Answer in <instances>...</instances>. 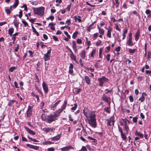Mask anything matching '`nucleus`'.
I'll return each instance as SVG.
<instances>
[{"instance_id":"nucleus-1","label":"nucleus","mask_w":151,"mask_h":151,"mask_svg":"<svg viewBox=\"0 0 151 151\" xmlns=\"http://www.w3.org/2000/svg\"><path fill=\"white\" fill-rule=\"evenodd\" d=\"M84 115L87 118L88 123L92 127L95 128L96 127V115L95 113L86 108L83 110Z\"/></svg>"},{"instance_id":"nucleus-2","label":"nucleus","mask_w":151,"mask_h":151,"mask_svg":"<svg viewBox=\"0 0 151 151\" xmlns=\"http://www.w3.org/2000/svg\"><path fill=\"white\" fill-rule=\"evenodd\" d=\"M34 13L39 16H42L44 15L45 8L43 7L38 8H33Z\"/></svg>"},{"instance_id":"nucleus-3","label":"nucleus","mask_w":151,"mask_h":151,"mask_svg":"<svg viewBox=\"0 0 151 151\" xmlns=\"http://www.w3.org/2000/svg\"><path fill=\"white\" fill-rule=\"evenodd\" d=\"M56 116L54 114L53 115L52 114L48 115L46 119V122L49 123H50L52 122H53L57 119Z\"/></svg>"},{"instance_id":"nucleus-4","label":"nucleus","mask_w":151,"mask_h":151,"mask_svg":"<svg viewBox=\"0 0 151 151\" xmlns=\"http://www.w3.org/2000/svg\"><path fill=\"white\" fill-rule=\"evenodd\" d=\"M98 80L99 82V86L102 87L103 86L104 83L107 81L108 79L105 77L103 76L101 78H98Z\"/></svg>"},{"instance_id":"nucleus-5","label":"nucleus","mask_w":151,"mask_h":151,"mask_svg":"<svg viewBox=\"0 0 151 151\" xmlns=\"http://www.w3.org/2000/svg\"><path fill=\"white\" fill-rule=\"evenodd\" d=\"M51 49L50 48L48 50L47 53L44 55V58L45 61H47L50 59V57L51 55Z\"/></svg>"},{"instance_id":"nucleus-6","label":"nucleus","mask_w":151,"mask_h":151,"mask_svg":"<svg viewBox=\"0 0 151 151\" xmlns=\"http://www.w3.org/2000/svg\"><path fill=\"white\" fill-rule=\"evenodd\" d=\"M32 106H28V109L26 113L27 116L28 117H30L32 115Z\"/></svg>"},{"instance_id":"nucleus-7","label":"nucleus","mask_w":151,"mask_h":151,"mask_svg":"<svg viewBox=\"0 0 151 151\" xmlns=\"http://www.w3.org/2000/svg\"><path fill=\"white\" fill-rule=\"evenodd\" d=\"M43 89L45 93H47L48 91L47 85L45 82H43L42 84Z\"/></svg>"},{"instance_id":"nucleus-8","label":"nucleus","mask_w":151,"mask_h":151,"mask_svg":"<svg viewBox=\"0 0 151 151\" xmlns=\"http://www.w3.org/2000/svg\"><path fill=\"white\" fill-rule=\"evenodd\" d=\"M140 35V32L139 30L138 29L137 32L136 33L135 35V40L137 41L138 40Z\"/></svg>"},{"instance_id":"nucleus-9","label":"nucleus","mask_w":151,"mask_h":151,"mask_svg":"<svg viewBox=\"0 0 151 151\" xmlns=\"http://www.w3.org/2000/svg\"><path fill=\"white\" fill-rule=\"evenodd\" d=\"M73 148V147L70 145H69L68 146L65 147H64L62 148L61 149L62 151H67L69 150H70Z\"/></svg>"},{"instance_id":"nucleus-10","label":"nucleus","mask_w":151,"mask_h":151,"mask_svg":"<svg viewBox=\"0 0 151 151\" xmlns=\"http://www.w3.org/2000/svg\"><path fill=\"white\" fill-rule=\"evenodd\" d=\"M62 109H58V110L56 111L54 113V115L56 117H57L59 114L63 111Z\"/></svg>"},{"instance_id":"nucleus-11","label":"nucleus","mask_w":151,"mask_h":151,"mask_svg":"<svg viewBox=\"0 0 151 151\" xmlns=\"http://www.w3.org/2000/svg\"><path fill=\"white\" fill-rule=\"evenodd\" d=\"M132 40V38H128V40L127 41V44L129 46L133 45Z\"/></svg>"},{"instance_id":"nucleus-12","label":"nucleus","mask_w":151,"mask_h":151,"mask_svg":"<svg viewBox=\"0 0 151 151\" xmlns=\"http://www.w3.org/2000/svg\"><path fill=\"white\" fill-rule=\"evenodd\" d=\"M26 130L30 134L32 135H35V134L32 130L29 129V128L27 127H25Z\"/></svg>"},{"instance_id":"nucleus-13","label":"nucleus","mask_w":151,"mask_h":151,"mask_svg":"<svg viewBox=\"0 0 151 151\" xmlns=\"http://www.w3.org/2000/svg\"><path fill=\"white\" fill-rule=\"evenodd\" d=\"M84 79L86 81V83L87 84H89L90 83L91 81L90 79L88 76H84Z\"/></svg>"},{"instance_id":"nucleus-14","label":"nucleus","mask_w":151,"mask_h":151,"mask_svg":"<svg viewBox=\"0 0 151 151\" xmlns=\"http://www.w3.org/2000/svg\"><path fill=\"white\" fill-rule=\"evenodd\" d=\"M81 57L82 59H84L86 57V54L85 50H81L80 53Z\"/></svg>"},{"instance_id":"nucleus-15","label":"nucleus","mask_w":151,"mask_h":151,"mask_svg":"<svg viewBox=\"0 0 151 151\" xmlns=\"http://www.w3.org/2000/svg\"><path fill=\"white\" fill-rule=\"evenodd\" d=\"M134 134L136 136H138L141 138H142L143 137V134L138 132L137 130L136 131Z\"/></svg>"},{"instance_id":"nucleus-16","label":"nucleus","mask_w":151,"mask_h":151,"mask_svg":"<svg viewBox=\"0 0 151 151\" xmlns=\"http://www.w3.org/2000/svg\"><path fill=\"white\" fill-rule=\"evenodd\" d=\"M73 45L72 47L74 51L75 52H77V47L76 45V42L75 41H73L72 42Z\"/></svg>"},{"instance_id":"nucleus-17","label":"nucleus","mask_w":151,"mask_h":151,"mask_svg":"<svg viewBox=\"0 0 151 151\" xmlns=\"http://www.w3.org/2000/svg\"><path fill=\"white\" fill-rule=\"evenodd\" d=\"M112 30V29H111V28L109 27V28L108 29L107 36L108 37H111V31Z\"/></svg>"},{"instance_id":"nucleus-18","label":"nucleus","mask_w":151,"mask_h":151,"mask_svg":"<svg viewBox=\"0 0 151 151\" xmlns=\"http://www.w3.org/2000/svg\"><path fill=\"white\" fill-rule=\"evenodd\" d=\"M14 103H15L16 104H17V101H16L15 100H11L8 103V105L9 106H12Z\"/></svg>"},{"instance_id":"nucleus-19","label":"nucleus","mask_w":151,"mask_h":151,"mask_svg":"<svg viewBox=\"0 0 151 151\" xmlns=\"http://www.w3.org/2000/svg\"><path fill=\"white\" fill-rule=\"evenodd\" d=\"M60 134H59L51 138L52 140H58L60 138Z\"/></svg>"},{"instance_id":"nucleus-20","label":"nucleus","mask_w":151,"mask_h":151,"mask_svg":"<svg viewBox=\"0 0 151 151\" xmlns=\"http://www.w3.org/2000/svg\"><path fill=\"white\" fill-rule=\"evenodd\" d=\"M102 100L105 101L107 103H109V100L108 97L105 94H103L102 96Z\"/></svg>"},{"instance_id":"nucleus-21","label":"nucleus","mask_w":151,"mask_h":151,"mask_svg":"<svg viewBox=\"0 0 151 151\" xmlns=\"http://www.w3.org/2000/svg\"><path fill=\"white\" fill-rule=\"evenodd\" d=\"M67 103V101L66 100H65L63 105H62L61 106V109H62L63 111L65 109L66 107V106Z\"/></svg>"},{"instance_id":"nucleus-22","label":"nucleus","mask_w":151,"mask_h":151,"mask_svg":"<svg viewBox=\"0 0 151 151\" xmlns=\"http://www.w3.org/2000/svg\"><path fill=\"white\" fill-rule=\"evenodd\" d=\"M109 120L111 122V124L114 125L115 122L114 116V115L110 117L109 119Z\"/></svg>"},{"instance_id":"nucleus-23","label":"nucleus","mask_w":151,"mask_h":151,"mask_svg":"<svg viewBox=\"0 0 151 151\" xmlns=\"http://www.w3.org/2000/svg\"><path fill=\"white\" fill-rule=\"evenodd\" d=\"M60 100H59L57 102L55 103L54 105L51 106V108L53 109V110H54L56 108V106L57 105L59 104L60 102Z\"/></svg>"},{"instance_id":"nucleus-24","label":"nucleus","mask_w":151,"mask_h":151,"mask_svg":"<svg viewBox=\"0 0 151 151\" xmlns=\"http://www.w3.org/2000/svg\"><path fill=\"white\" fill-rule=\"evenodd\" d=\"M70 57L72 60H73L74 61H76V56L73 54V52H72L71 53L70 55Z\"/></svg>"},{"instance_id":"nucleus-25","label":"nucleus","mask_w":151,"mask_h":151,"mask_svg":"<svg viewBox=\"0 0 151 151\" xmlns=\"http://www.w3.org/2000/svg\"><path fill=\"white\" fill-rule=\"evenodd\" d=\"M80 17L79 16H78L77 17L76 16H75L74 17V18L75 20V22H76L77 20H78L79 22H81V20L80 19Z\"/></svg>"},{"instance_id":"nucleus-26","label":"nucleus","mask_w":151,"mask_h":151,"mask_svg":"<svg viewBox=\"0 0 151 151\" xmlns=\"http://www.w3.org/2000/svg\"><path fill=\"white\" fill-rule=\"evenodd\" d=\"M19 3L18 0H15V1L14 4L13 5V7L14 8H16L18 5Z\"/></svg>"},{"instance_id":"nucleus-27","label":"nucleus","mask_w":151,"mask_h":151,"mask_svg":"<svg viewBox=\"0 0 151 151\" xmlns=\"http://www.w3.org/2000/svg\"><path fill=\"white\" fill-rule=\"evenodd\" d=\"M55 24L52 23H50L49 24V26H50L51 29L53 31L55 30Z\"/></svg>"},{"instance_id":"nucleus-28","label":"nucleus","mask_w":151,"mask_h":151,"mask_svg":"<svg viewBox=\"0 0 151 151\" xmlns=\"http://www.w3.org/2000/svg\"><path fill=\"white\" fill-rule=\"evenodd\" d=\"M32 29L33 32L36 33L37 36H39L40 35L38 32L36 31L35 29L34 28L33 26L32 25Z\"/></svg>"},{"instance_id":"nucleus-29","label":"nucleus","mask_w":151,"mask_h":151,"mask_svg":"<svg viewBox=\"0 0 151 151\" xmlns=\"http://www.w3.org/2000/svg\"><path fill=\"white\" fill-rule=\"evenodd\" d=\"M14 24L16 28H17L18 27L19 22L16 19L14 21Z\"/></svg>"},{"instance_id":"nucleus-30","label":"nucleus","mask_w":151,"mask_h":151,"mask_svg":"<svg viewBox=\"0 0 151 151\" xmlns=\"http://www.w3.org/2000/svg\"><path fill=\"white\" fill-rule=\"evenodd\" d=\"M123 129L125 131H126V134H127L129 130V129L128 125L124 126L123 127Z\"/></svg>"},{"instance_id":"nucleus-31","label":"nucleus","mask_w":151,"mask_h":151,"mask_svg":"<svg viewBox=\"0 0 151 151\" xmlns=\"http://www.w3.org/2000/svg\"><path fill=\"white\" fill-rule=\"evenodd\" d=\"M14 28H10L8 30V33L9 34L11 35H12V34L14 32Z\"/></svg>"},{"instance_id":"nucleus-32","label":"nucleus","mask_w":151,"mask_h":151,"mask_svg":"<svg viewBox=\"0 0 151 151\" xmlns=\"http://www.w3.org/2000/svg\"><path fill=\"white\" fill-rule=\"evenodd\" d=\"M41 118L42 120L46 122V121L47 117L44 114H42L41 115Z\"/></svg>"},{"instance_id":"nucleus-33","label":"nucleus","mask_w":151,"mask_h":151,"mask_svg":"<svg viewBox=\"0 0 151 151\" xmlns=\"http://www.w3.org/2000/svg\"><path fill=\"white\" fill-rule=\"evenodd\" d=\"M39 147L37 146L32 145L31 147V149H33L35 150H38Z\"/></svg>"},{"instance_id":"nucleus-34","label":"nucleus","mask_w":151,"mask_h":151,"mask_svg":"<svg viewBox=\"0 0 151 151\" xmlns=\"http://www.w3.org/2000/svg\"><path fill=\"white\" fill-rule=\"evenodd\" d=\"M127 121L128 120L126 119H122V122H123V123L124 124V126L127 125Z\"/></svg>"},{"instance_id":"nucleus-35","label":"nucleus","mask_w":151,"mask_h":151,"mask_svg":"<svg viewBox=\"0 0 151 151\" xmlns=\"http://www.w3.org/2000/svg\"><path fill=\"white\" fill-rule=\"evenodd\" d=\"M103 50V48L101 47L99 49V57L100 58H102V56L101 55V54Z\"/></svg>"},{"instance_id":"nucleus-36","label":"nucleus","mask_w":151,"mask_h":151,"mask_svg":"<svg viewBox=\"0 0 151 151\" xmlns=\"http://www.w3.org/2000/svg\"><path fill=\"white\" fill-rule=\"evenodd\" d=\"M96 50L94 49L93 50L91 54V57H93V55L96 53Z\"/></svg>"},{"instance_id":"nucleus-37","label":"nucleus","mask_w":151,"mask_h":151,"mask_svg":"<svg viewBox=\"0 0 151 151\" xmlns=\"http://www.w3.org/2000/svg\"><path fill=\"white\" fill-rule=\"evenodd\" d=\"M145 97L143 95H142V96L140 97L139 99V100L141 102H143L145 101Z\"/></svg>"},{"instance_id":"nucleus-38","label":"nucleus","mask_w":151,"mask_h":151,"mask_svg":"<svg viewBox=\"0 0 151 151\" xmlns=\"http://www.w3.org/2000/svg\"><path fill=\"white\" fill-rule=\"evenodd\" d=\"M78 34V32L77 31L76 32H74L73 35L72 37L73 39H75L77 36V35Z\"/></svg>"},{"instance_id":"nucleus-39","label":"nucleus","mask_w":151,"mask_h":151,"mask_svg":"<svg viewBox=\"0 0 151 151\" xmlns=\"http://www.w3.org/2000/svg\"><path fill=\"white\" fill-rule=\"evenodd\" d=\"M136 50V49H131L129 48V51L130 53L133 54L134 53Z\"/></svg>"},{"instance_id":"nucleus-40","label":"nucleus","mask_w":151,"mask_h":151,"mask_svg":"<svg viewBox=\"0 0 151 151\" xmlns=\"http://www.w3.org/2000/svg\"><path fill=\"white\" fill-rule=\"evenodd\" d=\"M16 68V67H12L9 68V70L10 72H12Z\"/></svg>"},{"instance_id":"nucleus-41","label":"nucleus","mask_w":151,"mask_h":151,"mask_svg":"<svg viewBox=\"0 0 151 151\" xmlns=\"http://www.w3.org/2000/svg\"><path fill=\"white\" fill-rule=\"evenodd\" d=\"M121 137L122 139L124 140H125L127 139V137L125 134L123 133L121 134Z\"/></svg>"},{"instance_id":"nucleus-42","label":"nucleus","mask_w":151,"mask_h":151,"mask_svg":"<svg viewBox=\"0 0 151 151\" xmlns=\"http://www.w3.org/2000/svg\"><path fill=\"white\" fill-rule=\"evenodd\" d=\"M36 88L37 91L39 92L40 94H41L42 95H43L42 92L41 91V90L39 88H38V87L36 86Z\"/></svg>"},{"instance_id":"nucleus-43","label":"nucleus","mask_w":151,"mask_h":151,"mask_svg":"<svg viewBox=\"0 0 151 151\" xmlns=\"http://www.w3.org/2000/svg\"><path fill=\"white\" fill-rule=\"evenodd\" d=\"M43 130L46 133L50 132L49 127L44 128L43 129Z\"/></svg>"},{"instance_id":"nucleus-44","label":"nucleus","mask_w":151,"mask_h":151,"mask_svg":"<svg viewBox=\"0 0 151 151\" xmlns=\"http://www.w3.org/2000/svg\"><path fill=\"white\" fill-rule=\"evenodd\" d=\"M74 105V107L71 108V110L73 111L76 109L77 106V104H75Z\"/></svg>"},{"instance_id":"nucleus-45","label":"nucleus","mask_w":151,"mask_h":151,"mask_svg":"<svg viewBox=\"0 0 151 151\" xmlns=\"http://www.w3.org/2000/svg\"><path fill=\"white\" fill-rule=\"evenodd\" d=\"M98 33H95L93 35V39L94 40L96 39L98 37Z\"/></svg>"},{"instance_id":"nucleus-46","label":"nucleus","mask_w":151,"mask_h":151,"mask_svg":"<svg viewBox=\"0 0 151 151\" xmlns=\"http://www.w3.org/2000/svg\"><path fill=\"white\" fill-rule=\"evenodd\" d=\"M99 32L101 34L103 35L104 34V30L103 29H99Z\"/></svg>"},{"instance_id":"nucleus-47","label":"nucleus","mask_w":151,"mask_h":151,"mask_svg":"<svg viewBox=\"0 0 151 151\" xmlns=\"http://www.w3.org/2000/svg\"><path fill=\"white\" fill-rule=\"evenodd\" d=\"M88 139H90L91 140H92V142H96V139H94L93 138H92V137H90V136H88Z\"/></svg>"},{"instance_id":"nucleus-48","label":"nucleus","mask_w":151,"mask_h":151,"mask_svg":"<svg viewBox=\"0 0 151 151\" xmlns=\"http://www.w3.org/2000/svg\"><path fill=\"white\" fill-rule=\"evenodd\" d=\"M19 44H17V47H15V49L14 50V51L15 52H17L18 50H19Z\"/></svg>"},{"instance_id":"nucleus-49","label":"nucleus","mask_w":151,"mask_h":151,"mask_svg":"<svg viewBox=\"0 0 151 151\" xmlns=\"http://www.w3.org/2000/svg\"><path fill=\"white\" fill-rule=\"evenodd\" d=\"M28 52H29V54L30 56H31V57H33V55L34 54L33 52L30 50H29L28 51Z\"/></svg>"},{"instance_id":"nucleus-50","label":"nucleus","mask_w":151,"mask_h":151,"mask_svg":"<svg viewBox=\"0 0 151 151\" xmlns=\"http://www.w3.org/2000/svg\"><path fill=\"white\" fill-rule=\"evenodd\" d=\"M54 16H50L47 18V20H49V19H51L52 21L54 19Z\"/></svg>"},{"instance_id":"nucleus-51","label":"nucleus","mask_w":151,"mask_h":151,"mask_svg":"<svg viewBox=\"0 0 151 151\" xmlns=\"http://www.w3.org/2000/svg\"><path fill=\"white\" fill-rule=\"evenodd\" d=\"M101 41L99 40H98L97 42H96V46H99L101 44Z\"/></svg>"},{"instance_id":"nucleus-52","label":"nucleus","mask_w":151,"mask_h":151,"mask_svg":"<svg viewBox=\"0 0 151 151\" xmlns=\"http://www.w3.org/2000/svg\"><path fill=\"white\" fill-rule=\"evenodd\" d=\"M22 22L24 24V26L25 27H26L28 26V24H27V22H26V21H22Z\"/></svg>"},{"instance_id":"nucleus-53","label":"nucleus","mask_w":151,"mask_h":151,"mask_svg":"<svg viewBox=\"0 0 151 151\" xmlns=\"http://www.w3.org/2000/svg\"><path fill=\"white\" fill-rule=\"evenodd\" d=\"M118 128L119 132H120L121 134H122L123 133L122 129V128L120 127L119 126H118Z\"/></svg>"},{"instance_id":"nucleus-54","label":"nucleus","mask_w":151,"mask_h":151,"mask_svg":"<svg viewBox=\"0 0 151 151\" xmlns=\"http://www.w3.org/2000/svg\"><path fill=\"white\" fill-rule=\"evenodd\" d=\"M76 42L78 44H80L82 43V40L81 39H78L77 40Z\"/></svg>"},{"instance_id":"nucleus-55","label":"nucleus","mask_w":151,"mask_h":151,"mask_svg":"<svg viewBox=\"0 0 151 151\" xmlns=\"http://www.w3.org/2000/svg\"><path fill=\"white\" fill-rule=\"evenodd\" d=\"M146 74H148L150 76H151V71L149 70H147L146 71Z\"/></svg>"},{"instance_id":"nucleus-56","label":"nucleus","mask_w":151,"mask_h":151,"mask_svg":"<svg viewBox=\"0 0 151 151\" xmlns=\"http://www.w3.org/2000/svg\"><path fill=\"white\" fill-rule=\"evenodd\" d=\"M110 46H108L107 47H106V50H105V52H108L110 51Z\"/></svg>"},{"instance_id":"nucleus-57","label":"nucleus","mask_w":151,"mask_h":151,"mask_svg":"<svg viewBox=\"0 0 151 151\" xmlns=\"http://www.w3.org/2000/svg\"><path fill=\"white\" fill-rule=\"evenodd\" d=\"M22 141H25L26 142H28L27 139L24 137L23 135H22Z\"/></svg>"},{"instance_id":"nucleus-58","label":"nucleus","mask_w":151,"mask_h":151,"mask_svg":"<svg viewBox=\"0 0 151 151\" xmlns=\"http://www.w3.org/2000/svg\"><path fill=\"white\" fill-rule=\"evenodd\" d=\"M129 99L131 102H133L134 101V99L133 96H129Z\"/></svg>"},{"instance_id":"nucleus-59","label":"nucleus","mask_w":151,"mask_h":151,"mask_svg":"<svg viewBox=\"0 0 151 151\" xmlns=\"http://www.w3.org/2000/svg\"><path fill=\"white\" fill-rule=\"evenodd\" d=\"M64 34L67 36V37H68V38H70V36L67 31H64Z\"/></svg>"},{"instance_id":"nucleus-60","label":"nucleus","mask_w":151,"mask_h":151,"mask_svg":"<svg viewBox=\"0 0 151 151\" xmlns=\"http://www.w3.org/2000/svg\"><path fill=\"white\" fill-rule=\"evenodd\" d=\"M137 117H134L133 118V121L134 122L136 123L137 122Z\"/></svg>"},{"instance_id":"nucleus-61","label":"nucleus","mask_w":151,"mask_h":151,"mask_svg":"<svg viewBox=\"0 0 151 151\" xmlns=\"http://www.w3.org/2000/svg\"><path fill=\"white\" fill-rule=\"evenodd\" d=\"M65 23L68 25H70L71 24L70 20V19L67 20L66 21Z\"/></svg>"},{"instance_id":"nucleus-62","label":"nucleus","mask_w":151,"mask_h":151,"mask_svg":"<svg viewBox=\"0 0 151 151\" xmlns=\"http://www.w3.org/2000/svg\"><path fill=\"white\" fill-rule=\"evenodd\" d=\"M5 12L7 14H9L11 12V11L8 9H5Z\"/></svg>"},{"instance_id":"nucleus-63","label":"nucleus","mask_w":151,"mask_h":151,"mask_svg":"<svg viewBox=\"0 0 151 151\" xmlns=\"http://www.w3.org/2000/svg\"><path fill=\"white\" fill-rule=\"evenodd\" d=\"M55 150L54 148L51 147L47 149L48 151H54Z\"/></svg>"},{"instance_id":"nucleus-64","label":"nucleus","mask_w":151,"mask_h":151,"mask_svg":"<svg viewBox=\"0 0 151 151\" xmlns=\"http://www.w3.org/2000/svg\"><path fill=\"white\" fill-rule=\"evenodd\" d=\"M81 150L82 151H87V150L85 146H83Z\"/></svg>"}]
</instances>
